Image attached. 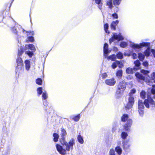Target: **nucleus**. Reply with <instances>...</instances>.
<instances>
[{
  "mask_svg": "<svg viewBox=\"0 0 155 155\" xmlns=\"http://www.w3.org/2000/svg\"><path fill=\"white\" fill-rule=\"evenodd\" d=\"M67 134L66 131L64 128L61 129V138L60 141L62 146L59 144H56V147L58 151L62 155H64L67 151L72 150L73 148V146L75 144V140L71 138L68 142L65 140V136Z\"/></svg>",
  "mask_w": 155,
  "mask_h": 155,
  "instance_id": "f257e3e1",
  "label": "nucleus"
},
{
  "mask_svg": "<svg viewBox=\"0 0 155 155\" xmlns=\"http://www.w3.org/2000/svg\"><path fill=\"white\" fill-rule=\"evenodd\" d=\"M150 45V43L148 42H143L139 44H136L132 43L130 44V46L134 49H139L143 47H148L147 49L145 51L144 54L145 56L148 57L150 55L151 52V50L149 47Z\"/></svg>",
  "mask_w": 155,
  "mask_h": 155,
  "instance_id": "f03ea898",
  "label": "nucleus"
},
{
  "mask_svg": "<svg viewBox=\"0 0 155 155\" xmlns=\"http://www.w3.org/2000/svg\"><path fill=\"white\" fill-rule=\"evenodd\" d=\"M144 104L146 107L148 108H150V104L152 107H155V102L151 97H148L147 99H145L143 102L142 101L140 100L138 102V109H143L144 108Z\"/></svg>",
  "mask_w": 155,
  "mask_h": 155,
  "instance_id": "7ed1b4c3",
  "label": "nucleus"
},
{
  "mask_svg": "<svg viewBox=\"0 0 155 155\" xmlns=\"http://www.w3.org/2000/svg\"><path fill=\"white\" fill-rule=\"evenodd\" d=\"M126 86V84L125 81H123L119 82L117 85V89L116 93V96L117 97L119 98L122 96Z\"/></svg>",
  "mask_w": 155,
  "mask_h": 155,
  "instance_id": "20e7f679",
  "label": "nucleus"
},
{
  "mask_svg": "<svg viewBox=\"0 0 155 155\" xmlns=\"http://www.w3.org/2000/svg\"><path fill=\"white\" fill-rule=\"evenodd\" d=\"M16 62L17 66L15 71L16 73H18L19 74L20 71L23 70V62L21 58L20 57H18Z\"/></svg>",
  "mask_w": 155,
  "mask_h": 155,
  "instance_id": "39448f33",
  "label": "nucleus"
},
{
  "mask_svg": "<svg viewBox=\"0 0 155 155\" xmlns=\"http://www.w3.org/2000/svg\"><path fill=\"white\" fill-rule=\"evenodd\" d=\"M124 39V38L121 35V33H120L118 34L114 33L112 36L111 38L109 40V43L111 44L115 40H118V41L123 40Z\"/></svg>",
  "mask_w": 155,
  "mask_h": 155,
  "instance_id": "423d86ee",
  "label": "nucleus"
},
{
  "mask_svg": "<svg viewBox=\"0 0 155 155\" xmlns=\"http://www.w3.org/2000/svg\"><path fill=\"white\" fill-rule=\"evenodd\" d=\"M105 84L109 86H114L116 83V81L114 78L105 80Z\"/></svg>",
  "mask_w": 155,
  "mask_h": 155,
  "instance_id": "0eeeda50",
  "label": "nucleus"
},
{
  "mask_svg": "<svg viewBox=\"0 0 155 155\" xmlns=\"http://www.w3.org/2000/svg\"><path fill=\"white\" fill-rule=\"evenodd\" d=\"M132 124V121L130 119H128L127 121V122L124 125V127L125 130L128 131L130 129V127Z\"/></svg>",
  "mask_w": 155,
  "mask_h": 155,
  "instance_id": "6e6552de",
  "label": "nucleus"
},
{
  "mask_svg": "<svg viewBox=\"0 0 155 155\" xmlns=\"http://www.w3.org/2000/svg\"><path fill=\"white\" fill-rule=\"evenodd\" d=\"M108 44L107 43H105L104 46V56L105 58L107 57L108 54L110 52V51L108 49Z\"/></svg>",
  "mask_w": 155,
  "mask_h": 155,
  "instance_id": "1a4fd4ad",
  "label": "nucleus"
},
{
  "mask_svg": "<svg viewBox=\"0 0 155 155\" xmlns=\"http://www.w3.org/2000/svg\"><path fill=\"white\" fill-rule=\"evenodd\" d=\"M128 140H124L122 141L123 148L125 151L129 149L130 147V145L128 143Z\"/></svg>",
  "mask_w": 155,
  "mask_h": 155,
  "instance_id": "9d476101",
  "label": "nucleus"
},
{
  "mask_svg": "<svg viewBox=\"0 0 155 155\" xmlns=\"http://www.w3.org/2000/svg\"><path fill=\"white\" fill-rule=\"evenodd\" d=\"M25 48L26 49L30 50L32 52H35L36 51L35 46L32 44L25 45Z\"/></svg>",
  "mask_w": 155,
  "mask_h": 155,
  "instance_id": "9b49d317",
  "label": "nucleus"
},
{
  "mask_svg": "<svg viewBox=\"0 0 155 155\" xmlns=\"http://www.w3.org/2000/svg\"><path fill=\"white\" fill-rule=\"evenodd\" d=\"M134 64H135V66L134 68V71H137L139 69L141 64L140 61L138 60H137L134 61Z\"/></svg>",
  "mask_w": 155,
  "mask_h": 155,
  "instance_id": "f8f14e48",
  "label": "nucleus"
},
{
  "mask_svg": "<svg viewBox=\"0 0 155 155\" xmlns=\"http://www.w3.org/2000/svg\"><path fill=\"white\" fill-rule=\"evenodd\" d=\"M118 20H116L112 22L110 25V27L111 29L115 30L116 29V26L119 23Z\"/></svg>",
  "mask_w": 155,
  "mask_h": 155,
  "instance_id": "ddd939ff",
  "label": "nucleus"
},
{
  "mask_svg": "<svg viewBox=\"0 0 155 155\" xmlns=\"http://www.w3.org/2000/svg\"><path fill=\"white\" fill-rule=\"evenodd\" d=\"M25 70L28 71L31 67L30 62V61L26 60L25 61Z\"/></svg>",
  "mask_w": 155,
  "mask_h": 155,
  "instance_id": "4468645a",
  "label": "nucleus"
},
{
  "mask_svg": "<svg viewBox=\"0 0 155 155\" xmlns=\"http://www.w3.org/2000/svg\"><path fill=\"white\" fill-rule=\"evenodd\" d=\"M120 62L119 61H116L113 63L112 67L113 69H115L117 67V65L119 66V68H121V64L120 65Z\"/></svg>",
  "mask_w": 155,
  "mask_h": 155,
  "instance_id": "2eb2a0df",
  "label": "nucleus"
},
{
  "mask_svg": "<svg viewBox=\"0 0 155 155\" xmlns=\"http://www.w3.org/2000/svg\"><path fill=\"white\" fill-rule=\"evenodd\" d=\"M122 70H118L116 73V76L120 79H121L122 76Z\"/></svg>",
  "mask_w": 155,
  "mask_h": 155,
  "instance_id": "dca6fc26",
  "label": "nucleus"
},
{
  "mask_svg": "<svg viewBox=\"0 0 155 155\" xmlns=\"http://www.w3.org/2000/svg\"><path fill=\"white\" fill-rule=\"evenodd\" d=\"M19 27H20V26H18V25H16L13 28H12L11 29L12 32L15 34L18 35V37H19V35H18V31L17 29V27L18 28Z\"/></svg>",
  "mask_w": 155,
  "mask_h": 155,
  "instance_id": "f3484780",
  "label": "nucleus"
},
{
  "mask_svg": "<svg viewBox=\"0 0 155 155\" xmlns=\"http://www.w3.org/2000/svg\"><path fill=\"white\" fill-rule=\"evenodd\" d=\"M135 75L136 76L140 79L144 80L145 79L144 77L139 73L137 72L135 74Z\"/></svg>",
  "mask_w": 155,
  "mask_h": 155,
  "instance_id": "a211bd4d",
  "label": "nucleus"
},
{
  "mask_svg": "<svg viewBox=\"0 0 155 155\" xmlns=\"http://www.w3.org/2000/svg\"><path fill=\"white\" fill-rule=\"evenodd\" d=\"M115 150L118 155H120L121 154L122 150L120 146H118L116 147Z\"/></svg>",
  "mask_w": 155,
  "mask_h": 155,
  "instance_id": "6ab92c4d",
  "label": "nucleus"
},
{
  "mask_svg": "<svg viewBox=\"0 0 155 155\" xmlns=\"http://www.w3.org/2000/svg\"><path fill=\"white\" fill-rule=\"evenodd\" d=\"M94 1L95 3L98 5V8L100 9H101L102 8V4L101 2V0H93Z\"/></svg>",
  "mask_w": 155,
  "mask_h": 155,
  "instance_id": "aec40b11",
  "label": "nucleus"
},
{
  "mask_svg": "<svg viewBox=\"0 0 155 155\" xmlns=\"http://www.w3.org/2000/svg\"><path fill=\"white\" fill-rule=\"evenodd\" d=\"M145 54L141 53H139L138 54V57L140 61H143L145 58Z\"/></svg>",
  "mask_w": 155,
  "mask_h": 155,
  "instance_id": "412c9836",
  "label": "nucleus"
},
{
  "mask_svg": "<svg viewBox=\"0 0 155 155\" xmlns=\"http://www.w3.org/2000/svg\"><path fill=\"white\" fill-rule=\"evenodd\" d=\"M78 140V142L81 144L84 143V140L82 136L81 135H78L77 137Z\"/></svg>",
  "mask_w": 155,
  "mask_h": 155,
  "instance_id": "4be33fe9",
  "label": "nucleus"
},
{
  "mask_svg": "<svg viewBox=\"0 0 155 155\" xmlns=\"http://www.w3.org/2000/svg\"><path fill=\"white\" fill-rule=\"evenodd\" d=\"M32 52V51L28 50L25 52V54H27L29 57L31 58L34 55L33 52Z\"/></svg>",
  "mask_w": 155,
  "mask_h": 155,
  "instance_id": "5701e85b",
  "label": "nucleus"
},
{
  "mask_svg": "<svg viewBox=\"0 0 155 155\" xmlns=\"http://www.w3.org/2000/svg\"><path fill=\"white\" fill-rule=\"evenodd\" d=\"M128 102L134 104V98L132 95L130 96L128 98Z\"/></svg>",
  "mask_w": 155,
  "mask_h": 155,
  "instance_id": "b1692460",
  "label": "nucleus"
},
{
  "mask_svg": "<svg viewBox=\"0 0 155 155\" xmlns=\"http://www.w3.org/2000/svg\"><path fill=\"white\" fill-rule=\"evenodd\" d=\"M108 25L107 23H106L104 24V30L105 32L108 34H109L110 33L109 31L108 30Z\"/></svg>",
  "mask_w": 155,
  "mask_h": 155,
  "instance_id": "393cba45",
  "label": "nucleus"
},
{
  "mask_svg": "<svg viewBox=\"0 0 155 155\" xmlns=\"http://www.w3.org/2000/svg\"><path fill=\"white\" fill-rule=\"evenodd\" d=\"M128 117L127 114H124L121 117V120L123 121H127V120L128 119Z\"/></svg>",
  "mask_w": 155,
  "mask_h": 155,
  "instance_id": "a878e982",
  "label": "nucleus"
},
{
  "mask_svg": "<svg viewBox=\"0 0 155 155\" xmlns=\"http://www.w3.org/2000/svg\"><path fill=\"white\" fill-rule=\"evenodd\" d=\"M53 136L54 137V141L55 142L57 141L59 138L58 134L57 133H54L53 134Z\"/></svg>",
  "mask_w": 155,
  "mask_h": 155,
  "instance_id": "bb28decb",
  "label": "nucleus"
},
{
  "mask_svg": "<svg viewBox=\"0 0 155 155\" xmlns=\"http://www.w3.org/2000/svg\"><path fill=\"white\" fill-rule=\"evenodd\" d=\"M34 40V37L32 36H29L27 38V39L26 40V42L27 43L29 42H32Z\"/></svg>",
  "mask_w": 155,
  "mask_h": 155,
  "instance_id": "cd10ccee",
  "label": "nucleus"
},
{
  "mask_svg": "<svg viewBox=\"0 0 155 155\" xmlns=\"http://www.w3.org/2000/svg\"><path fill=\"white\" fill-rule=\"evenodd\" d=\"M128 134L125 132H123L121 134V137L123 139L125 140L128 136Z\"/></svg>",
  "mask_w": 155,
  "mask_h": 155,
  "instance_id": "c85d7f7f",
  "label": "nucleus"
},
{
  "mask_svg": "<svg viewBox=\"0 0 155 155\" xmlns=\"http://www.w3.org/2000/svg\"><path fill=\"white\" fill-rule=\"evenodd\" d=\"M37 92L38 96H40L42 93L43 94L42 88L41 87H38L37 89Z\"/></svg>",
  "mask_w": 155,
  "mask_h": 155,
  "instance_id": "c756f323",
  "label": "nucleus"
},
{
  "mask_svg": "<svg viewBox=\"0 0 155 155\" xmlns=\"http://www.w3.org/2000/svg\"><path fill=\"white\" fill-rule=\"evenodd\" d=\"M42 97L43 100H46L47 98L48 97V94L46 91H45L43 92Z\"/></svg>",
  "mask_w": 155,
  "mask_h": 155,
  "instance_id": "7c9ffc66",
  "label": "nucleus"
},
{
  "mask_svg": "<svg viewBox=\"0 0 155 155\" xmlns=\"http://www.w3.org/2000/svg\"><path fill=\"white\" fill-rule=\"evenodd\" d=\"M133 104L128 102V103L125 105V107L127 109L129 110L132 108Z\"/></svg>",
  "mask_w": 155,
  "mask_h": 155,
  "instance_id": "2f4dec72",
  "label": "nucleus"
},
{
  "mask_svg": "<svg viewBox=\"0 0 155 155\" xmlns=\"http://www.w3.org/2000/svg\"><path fill=\"white\" fill-rule=\"evenodd\" d=\"M133 70H134V68H128L126 69V72L128 74H132L133 72Z\"/></svg>",
  "mask_w": 155,
  "mask_h": 155,
  "instance_id": "473e14b6",
  "label": "nucleus"
},
{
  "mask_svg": "<svg viewBox=\"0 0 155 155\" xmlns=\"http://www.w3.org/2000/svg\"><path fill=\"white\" fill-rule=\"evenodd\" d=\"M107 5L109 6L110 8H111L112 7V0H109L108 1L107 3Z\"/></svg>",
  "mask_w": 155,
  "mask_h": 155,
  "instance_id": "72a5a7b5",
  "label": "nucleus"
},
{
  "mask_svg": "<svg viewBox=\"0 0 155 155\" xmlns=\"http://www.w3.org/2000/svg\"><path fill=\"white\" fill-rule=\"evenodd\" d=\"M117 57L120 59H122L123 57V54L120 52H119L116 55Z\"/></svg>",
  "mask_w": 155,
  "mask_h": 155,
  "instance_id": "f704fd0d",
  "label": "nucleus"
},
{
  "mask_svg": "<svg viewBox=\"0 0 155 155\" xmlns=\"http://www.w3.org/2000/svg\"><path fill=\"white\" fill-rule=\"evenodd\" d=\"M127 42L124 41H122L120 44V46L122 48H125L127 46Z\"/></svg>",
  "mask_w": 155,
  "mask_h": 155,
  "instance_id": "c9c22d12",
  "label": "nucleus"
},
{
  "mask_svg": "<svg viewBox=\"0 0 155 155\" xmlns=\"http://www.w3.org/2000/svg\"><path fill=\"white\" fill-rule=\"evenodd\" d=\"M24 52L23 49L22 48H20L18 50V57H20V56L23 54Z\"/></svg>",
  "mask_w": 155,
  "mask_h": 155,
  "instance_id": "e433bc0d",
  "label": "nucleus"
},
{
  "mask_svg": "<svg viewBox=\"0 0 155 155\" xmlns=\"http://www.w3.org/2000/svg\"><path fill=\"white\" fill-rule=\"evenodd\" d=\"M109 154V155H116L115 150L113 149H111L110 150Z\"/></svg>",
  "mask_w": 155,
  "mask_h": 155,
  "instance_id": "4c0bfd02",
  "label": "nucleus"
},
{
  "mask_svg": "<svg viewBox=\"0 0 155 155\" xmlns=\"http://www.w3.org/2000/svg\"><path fill=\"white\" fill-rule=\"evenodd\" d=\"M116 56L115 54H112L111 55L109 56L108 57V58L112 60V61H114L116 58Z\"/></svg>",
  "mask_w": 155,
  "mask_h": 155,
  "instance_id": "58836bf2",
  "label": "nucleus"
},
{
  "mask_svg": "<svg viewBox=\"0 0 155 155\" xmlns=\"http://www.w3.org/2000/svg\"><path fill=\"white\" fill-rule=\"evenodd\" d=\"M36 82L37 84L40 85L42 83V80L40 78H38L36 80Z\"/></svg>",
  "mask_w": 155,
  "mask_h": 155,
  "instance_id": "ea45409f",
  "label": "nucleus"
},
{
  "mask_svg": "<svg viewBox=\"0 0 155 155\" xmlns=\"http://www.w3.org/2000/svg\"><path fill=\"white\" fill-rule=\"evenodd\" d=\"M121 0H114V5H119Z\"/></svg>",
  "mask_w": 155,
  "mask_h": 155,
  "instance_id": "a19ab883",
  "label": "nucleus"
},
{
  "mask_svg": "<svg viewBox=\"0 0 155 155\" xmlns=\"http://www.w3.org/2000/svg\"><path fill=\"white\" fill-rule=\"evenodd\" d=\"M145 94L146 93L145 92L143 91H142L140 93L141 97L143 99L145 98Z\"/></svg>",
  "mask_w": 155,
  "mask_h": 155,
  "instance_id": "79ce46f5",
  "label": "nucleus"
},
{
  "mask_svg": "<svg viewBox=\"0 0 155 155\" xmlns=\"http://www.w3.org/2000/svg\"><path fill=\"white\" fill-rule=\"evenodd\" d=\"M80 118V115L79 114L78 115L75 116L73 118V119L75 121H78Z\"/></svg>",
  "mask_w": 155,
  "mask_h": 155,
  "instance_id": "37998d69",
  "label": "nucleus"
},
{
  "mask_svg": "<svg viewBox=\"0 0 155 155\" xmlns=\"http://www.w3.org/2000/svg\"><path fill=\"white\" fill-rule=\"evenodd\" d=\"M141 72L143 74H147L149 73V71L144 70H142L141 71Z\"/></svg>",
  "mask_w": 155,
  "mask_h": 155,
  "instance_id": "c03bdc74",
  "label": "nucleus"
},
{
  "mask_svg": "<svg viewBox=\"0 0 155 155\" xmlns=\"http://www.w3.org/2000/svg\"><path fill=\"white\" fill-rule=\"evenodd\" d=\"M151 78L153 80L154 82L155 83V72H153L151 75Z\"/></svg>",
  "mask_w": 155,
  "mask_h": 155,
  "instance_id": "a18cd8bd",
  "label": "nucleus"
},
{
  "mask_svg": "<svg viewBox=\"0 0 155 155\" xmlns=\"http://www.w3.org/2000/svg\"><path fill=\"white\" fill-rule=\"evenodd\" d=\"M138 112H139L140 115L141 116H142L143 114V109H141V110H140L138 109Z\"/></svg>",
  "mask_w": 155,
  "mask_h": 155,
  "instance_id": "49530a36",
  "label": "nucleus"
},
{
  "mask_svg": "<svg viewBox=\"0 0 155 155\" xmlns=\"http://www.w3.org/2000/svg\"><path fill=\"white\" fill-rule=\"evenodd\" d=\"M136 91L135 89H133L132 90H131L130 93H129L130 96L132 95L133 94L135 93Z\"/></svg>",
  "mask_w": 155,
  "mask_h": 155,
  "instance_id": "de8ad7c7",
  "label": "nucleus"
},
{
  "mask_svg": "<svg viewBox=\"0 0 155 155\" xmlns=\"http://www.w3.org/2000/svg\"><path fill=\"white\" fill-rule=\"evenodd\" d=\"M107 74L105 73L102 74L101 75V76L102 78L103 79L107 77Z\"/></svg>",
  "mask_w": 155,
  "mask_h": 155,
  "instance_id": "09e8293b",
  "label": "nucleus"
},
{
  "mask_svg": "<svg viewBox=\"0 0 155 155\" xmlns=\"http://www.w3.org/2000/svg\"><path fill=\"white\" fill-rule=\"evenodd\" d=\"M151 92L152 94L155 95V88H154V87L152 88L151 90Z\"/></svg>",
  "mask_w": 155,
  "mask_h": 155,
  "instance_id": "8fccbe9b",
  "label": "nucleus"
},
{
  "mask_svg": "<svg viewBox=\"0 0 155 155\" xmlns=\"http://www.w3.org/2000/svg\"><path fill=\"white\" fill-rule=\"evenodd\" d=\"M112 16L114 18H118L117 14L116 13L113 14L112 15Z\"/></svg>",
  "mask_w": 155,
  "mask_h": 155,
  "instance_id": "3c124183",
  "label": "nucleus"
},
{
  "mask_svg": "<svg viewBox=\"0 0 155 155\" xmlns=\"http://www.w3.org/2000/svg\"><path fill=\"white\" fill-rule=\"evenodd\" d=\"M132 56L133 58L134 59H135L137 58V54L135 53H133Z\"/></svg>",
  "mask_w": 155,
  "mask_h": 155,
  "instance_id": "603ef678",
  "label": "nucleus"
},
{
  "mask_svg": "<svg viewBox=\"0 0 155 155\" xmlns=\"http://www.w3.org/2000/svg\"><path fill=\"white\" fill-rule=\"evenodd\" d=\"M43 100V104L45 106H47L48 105V103L47 102L46 100Z\"/></svg>",
  "mask_w": 155,
  "mask_h": 155,
  "instance_id": "864d4df0",
  "label": "nucleus"
},
{
  "mask_svg": "<svg viewBox=\"0 0 155 155\" xmlns=\"http://www.w3.org/2000/svg\"><path fill=\"white\" fill-rule=\"evenodd\" d=\"M143 65L145 67L148 66V62L147 61H145L143 63Z\"/></svg>",
  "mask_w": 155,
  "mask_h": 155,
  "instance_id": "5fc2aeb1",
  "label": "nucleus"
},
{
  "mask_svg": "<svg viewBox=\"0 0 155 155\" xmlns=\"http://www.w3.org/2000/svg\"><path fill=\"white\" fill-rule=\"evenodd\" d=\"M151 52L153 54V57L155 58V50L153 49H151Z\"/></svg>",
  "mask_w": 155,
  "mask_h": 155,
  "instance_id": "6e6d98bb",
  "label": "nucleus"
},
{
  "mask_svg": "<svg viewBox=\"0 0 155 155\" xmlns=\"http://www.w3.org/2000/svg\"><path fill=\"white\" fill-rule=\"evenodd\" d=\"M21 31H22L24 33H26L27 32H28L27 31H25L24 29L21 28Z\"/></svg>",
  "mask_w": 155,
  "mask_h": 155,
  "instance_id": "4d7b16f0",
  "label": "nucleus"
},
{
  "mask_svg": "<svg viewBox=\"0 0 155 155\" xmlns=\"http://www.w3.org/2000/svg\"><path fill=\"white\" fill-rule=\"evenodd\" d=\"M18 46H19V45H21V42H20V43H19V38H18Z\"/></svg>",
  "mask_w": 155,
  "mask_h": 155,
  "instance_id": "13d9d810",
  "label": "nucleus"
},
{
  "mask_svg": "<svg viewBox=\"0 0 155 155\" xmlns=\"http://www.w3.org/2000/svg\"><path fill=\"white\" fill-rule=\"evenodd\" d=\"M116 130V129L115 127H113L112 128V131L114 132Z\"/></svg>",
  "mask_w": 155,
  "mask_h": 155,
  "instance_id": "bf43d9fd",
  "label": "nucleus"
},
{
  "mask_svg": "<svg viewBox=\"0 0 155 155\" xmlns=\"http://www.w3.org/2000/svg\"><path fill=\"white\" fill-rule=\"evenodd\" d=\"M114 51H117L118 50L117 48L116 47H114Z\"/></svg>",
  "mask_w": 155,
  "mask_h": 155,
  "instance_id": "052dcab7",
  "label": "nucleus"
},
{
  "mask_svg": "<svg viewBox=\"0 0 155 155\" xmlns=\"http://www.w3.org/2000/svg\"><path fill=\"white\" fill-rule=\"evenodd\" d=\"M30 33H31V35H34V31L31 32H30Z\"/></svg>",
  "mask_w": 155,
  "mask_h": 155,
  "instance_id": "680f3d73",
  "label": "nucleus"
},
{
  "mask_svg": "<svg viewBox=\"0 0 155 155\" xmlns=\"http://www.w3.org/2000/svg\"><path fill=\"white\" fill-rule=\"evenodd\" d=\"M153 98L155 99V95L153 96Z\"/></svg>",
  "mask_w": 155,
  "mask_h": 155,
  "instance_id": "e2e57ef3",
  "label": "nucleus"
},
{
  "mask_svg": "<svg viewBox=\"0 0 155 155\" xmlns=\"http://www.w3.org/2000/svg\"><path fill=\"white\" fill-rule=\"evenodd\" d=\"M46 111H47L48 112V111H47V109H46Z\"/></svg>",
  "mask_w": 155,
  "mask_h": 155,
  "instance_id": "0e129e2a",
  "label": "nucleus"
}]
</instances>
